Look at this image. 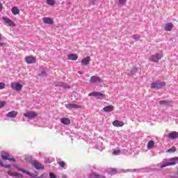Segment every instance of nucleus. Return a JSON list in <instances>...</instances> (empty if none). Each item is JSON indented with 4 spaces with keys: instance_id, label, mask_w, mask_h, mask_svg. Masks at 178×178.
<instances>
[{
    "instance_id": "f257e3e1",
    "label": "nucleus",
    "mask_w": 178,
    "mask_h": 178,
    "mask_svg": "<svg viewBox=\"0 0 178 178\" xmlns=\"http://www.w3.org/2000/svg\"><path fill=\"white\" fill-rule=\"evenodd\" d=\"M178 163V157H172L165 160L162 162L161 165H160L161 169H163V168H166L167 166H173L175 165H177Z\"/></svg>"
},
{
    "instance_id": "f03ea898",
    "label": "nucleus",
    "mask_w": 178,
    "mask_h": 178,
    "mask_svg": "<svg viewBox=\"0 0 178 178\" xmlns=\"http://www.w3.org/2000/svg\"><path fill=\"white\" fill-rule=\"evenodd\" d=\"M162 58H163V54L162 53V51L156 53L155 54H153L152 56H150L149 57V60L150 62H154V63H158L159 62V60H161V59H162Z\"/></svg>"
},
{
    "instance_id": "7ed1b4c3",
    "label": "nucleus",
    "mask_w": 178,
    "mask_h": 178,
    "mask_svg": "<svg viewBox=\"0 0 178 178\" xmlns=\"http://www.w3.org/2000/svg\"><path fill=\"white\" fill-rule=\"evenodd\" d=\"M31 165L35 168L37 170H42L45 169V167L41 164V163L38 162L37 160H33L31 161Z\"/></svg>"
},
{
    "instance_id": "20e7f679",
    "label": "nucleus",
    "mask_w": 178,
    "mask_h": 178,
    "mask_svg": "<svg viewBox=\"0 0 178 178\" xmlns=\"http://www.w3.org/2000/svg\"><path fill=\"white\" fill-rule=\"evenodd\" d=\"M166 86V83L165 82H154L151 84L152 88H156V90H161V88H163Z\"/></svg>"
},
{
    "instance_id": "39448f33",
    "label": "nucleus",
    "mask_w": 178,
    "mask_h": 178,
    "mask_svg": "<svg viewBox=\"0 0 178 178\" xmlns=\"http://www.w3.org/2000/svg\"><path fill=\"white\" fill-rule=\"evenodd\" d=\"M24 118H26V119H34V118H37L38 116V114L34 111H28L26 113H24Z\"/></svg>"
},
{
    "instance_id": "423d86ee",
    "label": "nucleus",
    "mask_w": 178,
    "mask_h": 178,
    "mask_svg": "<svg viewBox=\"0 0 178 178\" xmlns=\"http://www.w3.org/2000/svg\"><path fill=\"white\" fill-rule=\"evenodd\" d=\"M10 87L13 90H15V91H22V88H23V86L17 82L11 83Z\"/></svg>"
},
{
    "instance_id": "0eeeda50",
    "label": "nucleus",
    "mask_w": 178,
    "mask_h": 178,
    "mask_svg": "<svg viewBox=\"0 0 178 178\" xmlns=\"http://www.w3.org/2000/svg\"><path fill=\"white\" fill-rule=\"evenodd\" d=\"M1 159L3 161H10L11 162L16 163V159H15V158L9 157V154L6 152L1 154Z\"/></svg>"
},
{
    "instance_id": "6e6552de",
    "label": "nucleus",
    "mask_w": 178,
    "mask_h": 178,
    "mask_svg": "<svg viewBox=\"0 0 178 178\" xmlns=\"http://www.w3.org/2000/svg\"><path fill=\"white\" fill-rule=\"evenodd\" d=\"M90 83L95 84V83H102L104 81L99 76H92L90 79Z\"/></svg>"
},
{
    "instance_id": "1a4fd4ad",
    "label": "nucleus",
    "mask_w": 178,
    "mask_h": 178,
    "mask_svg": "<svg viewBox=\"0 0 178 178\" xmlns=\"http://www.w3.org/2000/svg\"><path fill=\"white\" fill-rule=\"evenodd\" d=\"M154 148H155V139H151L147 144V149L149 151L154 149Z\"/></svg>"
},
{
    "instance_id": "9d476101",
    "label": "nucleus",
    "mask_w": 178,
    "mask_h": 178,
    "mask_svg": "<svg viewBox=\"0 0 178 178\" xmlns=\"http://www.w3.org/2000/svg\"><path fill=\"white\" fill-rule=\"evenodd\" d=\"M2 19L3 20V22H5L6 24H8L11 27H15V26H16V24H15V22H13V21L10 20V19L6 17H3Z\"/></svg>"
},
{
    "instance_id": "9b49d317",
    "label": "nucleus",
    "mask_w": 178,
    "mask_h": 178,
    "mask_svg": "<svg viewBox=\"0 0 178 178\" xmlns=\"http://www.w3.org/2000/svg\"><path fill=\"white\" fill-rule=\"evenodd\" d=\"M8 119H15L17 116V111H11L6 115Z\"/></svg>"
},
{
    "instance_id": "f8f14e48",
    "label": "nucleus",
    "mask_w": 178,
    "mask_h": 178,
    "mask_svg": "<svg viewBox=\"0 0 178 178\" xmlns=\"http://www.w3.org/2000/svg\"><path fill=\"white\" fill-rule=\"evenodd\" d=\"M168 138L170 140H176L178 138V132L172 131L167 135Z\"/></svg>"
},
{
    "instance_id": "ddd939ff",
    "label": "nucleus",
    "mask_w": 178,
    "mask_h": 178,
    "mask_svg": "<svg viewBox=\"0 0 178 178\" xmlns=\"http://www.w3.org/2000/svg\"><path fill=\"white\" fill-rule=\"evenodd\" d=\"M65 108H67V109H79L81 108V106L70 103L65 105Z\"/></svg>"
},
{
    "instance_id": "4468645a",
    "label": "nucleus",
    "mask_w": 178,
    "mask_h": 178,
    "mask_svg": "<svg viewBox=\"0 0 178 178\" xmlns=\"http://www.w3.org/2000/svg\"><path fill=\"white\" fill-rule=\"evenodd\" d=\"M56 87H63V88H71V86L63 83V82H56L54 83Z\"/></svg>"
},
{
    "instance_id": "2eb2a0df",
    "label": "nucleus",
    "mask_w": 178,
    "mask_h": 178,
    "mask_svg": "<svg viewBox=\"0 0 178 178\" xmlns=\"http://www.w3.org/2000/svg\"><path fill=\"white\" fill-rule=\"evenodd\" d=\"M36 59L35 58L33 57V56H26L25 58V61L26 62V63H28L29 65L31 64V63H35L36 62Z\"/></svg>"
},
{
    "instance_id": "dca6fc26",
    "label": "nucleus",
    "mask_w": 178,
    "mask_h": 178,
    "mask_svg": "<svg viewBox=\"0 0 178 178\" xmlns=\"http://www.w3.org/2000/svg\"><path fill=\"white\" fill-rule=\"evenodd\" d=\"M90 60H91V58L90 56H87L81 60V63L82 66H87V65H90Z\"/></svg>"
},
{
    "instance_id": "f3484780",
    "label": "nucleus",
    "mask_w": 178,
    "mask_h": 178,
    "mask_svg": "<svg viewBox=\"0 0 178 178\" xmlns=\"http://www.w3.org/2000/svg\"><path fill=\"white\" fill-rule=\"evenodd\" d=\"M89 97H101L102 98H104L105 97L104 94H102L101 92H92L89 93Z\"/></svg>"
},
{
    "instance_id": "a211bd4d",
    "label": "nucleus",
    "mask_w": 178,
    "mask_h": 178,
    "mask_svg": "<svg viewBox=\"0 0 178 178\" xmlns=\"http://www.w3.org/2000/svg\"><path fill=\"white\" fill-rule=\"evenodd\" d=\"M113 126H115V127H123V126H124V123H123V122L115 120L113 122Z\"/></svg>"
},
{
    "instance_id": "6ab92c4d",
    "label": "nucleus",
    "mask_w": 178,
    "mask_h": 178,
    "mask_svg": "<svg viewBox=\"0 0 178 178\" xmlns=\"http://www.w3.org/2000/svg\"><path fill=\"white\" fill-rule=\"evenodd\" d=\"M16 169L18 170V172H22V173H26V175L30 176V177H33V174L31 172L22 169V168L17 166Z\"/></svg>"
},
{
    "instance_id": "aec40b11",
    "label": "nucleus",
    "mask_w": 178,
    "mask_h": 178,
    "mask_svg": "<svg viewBox=\"0 0 178 178\" xmlns=\"http://www.w3.org/2000/svg\"><path fill=\"white\" fill-rule=\"evenodd\" d=\"M43 23H44V24H54V19L50 17H44Z\"/></svg>"
},
{
    "instance_id": "412c9836",
    "label": "nucleus",
    "mask_w": 178,
    "mask_h": 178,
    "mask_svg": "<svg viewBox=\"0 0 178 178\" xmlns=\"http://www.w3.org/2000/svg\"><path fill=\"white\" fill-rule=\"evenodd\" d=\"M8 175L12 177H23V175L19 174L17 172H13L12 171H8Z\"/></svg>"
},
{
    "instance_id": "4be33fe9",
    "label": "nucleus",
    "mask_w": 178,
    "mask_h": 178,
    "mask_svg": "<svg viewBox=\"0 0 178 178\" xmlns=\"http://www.w3.org/2000/svg\"><path fill=\"white\" fill-rule=\"evenodd\" d=\"M174 25L172 23H167L165 26V31H172Z\"/></svg>"
},
{
    "instance_id": "5701e85b",
    "label": "nucleus",
    "mask_w": 178,
    "mask_h": 178,
    "mask_svg": "<svg viewBox=\"0 0 178 178\" xmlns=\"http://www.w3.org/2000/svg\"><path fill=\"white\" fill-rule=\"evenodd\" d=\"M77 58H79V56L77 54H71L67 55V58L69 60H77Z\"/></svg>"
},
{
    "instance_id": "b1692460",
    "label": "nucleus",
    "mask_w": 178,
    "mask_h": 178,
    "mask_svg": "<svg viewBox=\"0 0 178 178\" xmlns=\"http://www.w3.org/2000/svg\"><path fill=\"white\" fill-rule=\"evenodd\" d=\"M60 122L63 124H70V119L67 118H60Z\"/></svg>"
},
{
    "instance_id": "393cba45",
    "label": "nucleus",
    "mask_w": 178,
    "mask_h": 178,
    "mask_svg": "<svg viewBox=\"0 0 178 178\" xmlns=\"http://www.w3.org/2000/svg\"><path fill=\"white\" fill-rule=\"evenodd\" d=\"M104 112H112L113 111V106H107L103 108Z\"/></svg>"
},
{
    "instance_id": "a878e982",
    "label": "nucleus",
    "mask_w": 178,
    "mask_h": 178,
    "mask_svg": "<svg viewBox=\"0 0 178 178\" xmlns=\"http://www.w3.org/2000/svg\"><path fill=\"white\" fill-rule=\"evenodd\" d=\"M11 12L14 15H19V13H20V10H19V8H17V7L15 6L12 8Z\"/></svg>"
},
{
    "instance_id": "bb28decb",
    "label": "nucleus",
    "mask_w": 178,
    "mask_h": 178,
    "mask_svg": "<svg viewBox=\"0 0 178 178\" xmlns=\"http://www.w3.org/2000/svg\"><path fill=\"white\" fill-rule=\"evenodd\" d=\"M0 165H1L3 168H6V169H10V165L3 164V161L2 160H0Z\"/></svg>"
},
{
    "instance_id": "cd10ccee",
    "label": "nucleus",
    "mask_w": 178,
    "mask_h": 178,
    "mask_svg": "<svg viewBox=\"0 0 178 178\" xmlns=\"http://www.w3.org/2000/svg\"><path fill=\"white\" fill-rule=\"evenodd\" d=\"M40 77H47V71L45 70H43L41 71L40 73H39Z\"/></svg>"
},
{
    "instance_id": "c85d7f7f",
    "label": "nucleus",
    "mask_w": 178,
    "mask_h": 178,
    "mask_svg": "<svg viewBox=\"0 0 178 178\" xmlns=\"http://www.w3.org/2000/svg\"><path fill=\"white\" fill-rule=\"evenodd\" d=\"M99 175L97 174L96 172H92L89 175L88 178H98Z\"/></svg>"
},
{
    "instance_id": "c756f323",
    "label": "nucleus",
    "mask_w": 178,
    "mask_h": 178,
    "mask_svg": "<svg viewBox=\"0 0 178 178\" xmlns=\"http://www.w3.org/2000/svg\"><path fill=\"white\" fill-rule=\"evenodd\" d=\"M47 5H50V6H54L55 5V0H47Z\"/></svg>"
},
{
    "instance_id": "7c9ffc66",
    "label": "nucleus",
    "mask_w": 178,
    "mask_h": 178,
    "mask_svg": "<svg viewBox=\"0 0 178 178\" xmlns=\"http://www.w3.org/2000/svg\"><path fill=\"white\" fill-rule=\"evenodd\" d=\"M160 105H169V102L166 100H161L159 102Z\"/></svg>"
},
{
    "instance_id": "2f4dec72",
    "label": "nucleus",
    "mask_w": 178,
    "mask_h": 178,
    "mask_svg": "<svg viewBox=\"0 0 178 178\" xmlns=\"http://www.w3.org/2000/svg\"><path fill=\"white\" fill-rule=\"evenodd\" d=\"M168 152L172 154L173 152H176V147H172L171 148H170L168 150Z\"/></svg>"
},
{
    "instance_id": "473e14b6",
    "label": "nucleus",
    "mask_w": 178,
    "mask_h": 178,
    "mask_svg": "<svg viewBox=\"0 0 178 178\" xmlns=\"http://www.w3.org/2000/svg\"><path fill=\"white\" fill-rule=\"evenodd\" d=\"M136 73H137V68L134 67L131 70V74H136Z\"/></svg>"
},
{
    "instance_id": "72a5a7b5",
    "label": "nucleus",
    "mask_w": 178,
    "mask_h": 178,
    "mask_svg": "<svg viewBox=\"0 0 178 178\" xmlns=\"http://www.w3.org/2000/svg\"><path fill=\"white\" fill-rule=\"evenodd\" d=\"M132 38H134V40H135V41H139L140 36L138 35H134L132 36Z\"/></svg>"
},
{
    "instance_id": "f704fd0d",
    "label": "nucleus",
    "mask_w": 178,
    "mask_h": 178,
    "mask_svg": "<svg viewBox=\"0 0 178 178\" xmlns=\"http://www.w3.org/2000/svg\"><path fill=\"white\" fill-rule=\"evenodd\" d=\"M6 86V85L5 84V83L3 82L0 83V90H3V88H5Z\"/></svg>"
},
{
    "instance_id": "c9c22d12",
    "label": "nucleus",
    "mask_w": 178,
    "mask_h": 178,
    "mask_svg": "<svg viewBox=\"0 0 178 178\" xmlns=\"http://www.w3.org/2000/svg\"><path fill=\"white\" fill-rule=\"evenodd\" d=\"M113 155H120V150H114L113 152Z\"/></svg>"
},
{
    "instance_id": "e433bc0d",
    "label": "nucleus",
    "mask_w": 178,
    "mask_h": 178,
    "mask_svg": "<svg viewBox=\"0 0 178 178\" xmlns=\"http://www.w3.org/2000/svg\"><path fill=\"white\" fill-rule=\"evenodd\" d=\"M127 2V0H119L120 5H124Z\"/></svg>"
},
{
    "instance_id": "4c0bfd02",
    "label": "nucleus",
    "mask_w": 178,
    "mask_h": 178,
    "mask_svg": "<svg viewBox=\"0 0 178 178\" xmlns=\"http://www.w3.org/2000/svg\"><path fill=\"white\" fill-rule=\"evenodd\" d=\"M5 104H6V102L0 101V109L5 106Z\"/></svg>"
},
{
    "instance_id": "58836bf2",
    "label": "nucleus",
    "mask_w": 178,
    "mask_h": 178,
    "mask_svg": "<svg viewBox=\"0 0 178 178\" xmlns=\"http://www.w3.org/2000/svg\"><path fill=\"white\" fill-rule=\"evenodd\" d=\"M58 165L61 166V168H65V163L63 161L58 162Z\"/></svg>"
},
{
    "instance_id": "ea45409f",
    "label": "nucleus",
    "mask_w": 178,
    "mask_h": 178,
    "mask_svg": "<svg viewBox=\"0 0 178 178\" xmlns=\"http://www.w3.org/2000/svg\"><path fill=\"white\" fill-rule=\"evenodd\" d=\"M50 178H56V175L54 174L53 172L49 173Z\"/></svg>"
},
{
    "instance_id": "a19ab883",
    "label": "nucleus",
    "mask_w": 178,
    "mask_h": 178,
    "mask_svg": "<svg viewBox=\"0 0 178 178\" xmlns=\"http://www.w3.org/2000/svg\"><path fill=\"white\" fill-rule=\"evenodd\" d=\"M44 163H51V161H49V159L45 158L44 159Z\"/></svg>"
},
{
    "instance_id": "79ce46f5",
    "label": "nucleus",
    "mask_w": 178,
    "mask_h": 178,
    "mask_svg": "<svg viewBox=\"0 0 178 178\" xmlns=\"http://www.w3.org/2000/svg\"><path fill=\"white\" fill-rule=\"evenodd\" d=\"M109 175H116V172H114V170H111V172H108Z\"/></svg>"
},
{
    "instance_id": "37998d69",
    "label": "nucleus",
    "mask_w": 178,
    "mask_h": 178,
    "mask_svg": "<svg viewBox=\"0 0 178 178\" xmlns=\"http://www.w3.org/2000/svg\"><path fill=\"white\" fill-rule=\"evenodd\" d=\"M32 177H33V178H42V175L40 177H38L37 175H35V176L32 175Z\"/></svg>"
},
{
    "instance_id": "c03bdc74",
    "label": "nucleus",
    "mask_w": 178,
    "mask_h": 178,
    "mask_svg": "<svg viewBox=\"0 0 178 178\" xmlns=\"http://www.w3.org/2000/svg\"><path fill=\"white\" fill-rule=\"evenodd\" d=\"M2 8H3L2 3L0 2V12L2 11Z\"/></svg>"
},
{
    "instance_id": "a18cd8bd",
    "label": "nucleus",
    "mask_w": 178,
    "mask_h": 178,
    "mask_svg": "<svg viewBox=\"0 0 178 178\" xmlns=\"http://www.w3.org/2000/svg\"><path fill=\"white\" fill-rule=\"evenodd\" d=\"M97 178H106V177L102 176V175H99V177H97Z\"/></svg>"
},
{
    "instance_id": "49530a36",
    "label": "nucleus",
    "mask_w": 178,
    "mask_h": 178,
    "mask_svg": "<svg viewBox=\"0 0 178 178\" xmlns=\"http://www.w3.org/2000/svg\"><path fill=\"white\" fill-rule=\"evenodd\" d=\"M63 178H67V176H66V175H63Z\"/></svg>"
},
{
    "instance_id": "de8ad7c7",
    "label": "nucleus",
    "mask_w": 178,
    "mask_h": 178,
    "mask_svg": "<svg viewBox=\"0 0 178 178\" xmlns=\"http://www.w3.org/2000/svg\"><path fill=\"white\" fill-rule=\"evenodd\" d=\"M78 73H79V74H83V72H80V71Z\"/></svg>"
},
{
    "instance_id": "09e8293b",
    "label": "nucleus",
    "mask_w": 178,
    "mask_h": 178,
    "mask_svg": "<svg viewBox=\"0 0 178 178\" xmlns=\"http://www.w3.org/2000/svg\"><path fill=\"white\" fill-rule=\"evenodd\" d=\"M170 178H178V177L173 176V177H171Z\"/></svg>"
}]
</instances>
